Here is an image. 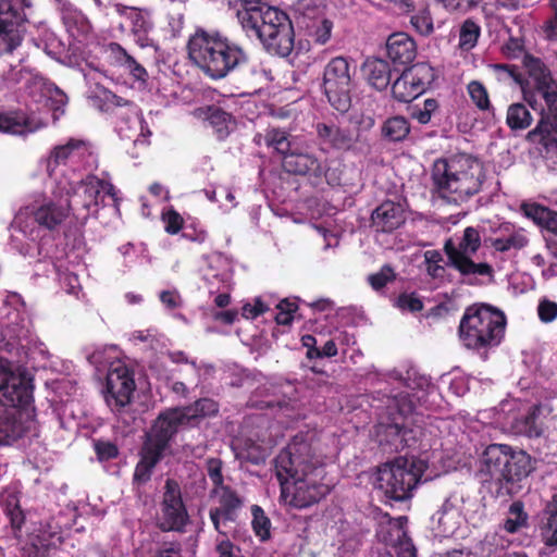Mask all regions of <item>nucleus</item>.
Here are the masks:
<instances>
[{
    "instance_id": "f257e3e1",
    "label": "nucleus",
    "mask_w": 557,
    "mask_h": 557,
    "mask_svg": "<svg viewBox=\"0 0 557 557\" xmlns=\"http://www.w3.org/2000/svg\"><path fill=\"white\" fill-rule=\"evenodd\" d=\"M281 499L292 508H308L330 493L325 470L304 435H296L275 458Z\"/></svg>"
},
{
    "instance_id": "f03ea898",
    "label": "nucleus",
    "mask_w": 557,
    "mask_h": 557,
    "mask_svg": "<svg viewBox=\"0 0 557 557\" xmlns=\"http://www.w3.org/2000/svg\"><path fill=\"white\" fill-rule=\"evenodd\" d=\"M30 379L20 366L0 362V444L9 445L23 434L36 430Z\"/></svg>"
},
{
    "instance_id": "7ed1b4c3",
    "label": "nucleus",
    "mask_w": 557,
    "mask_h": 557,
    "mask_svg": "<svg viewBox=\"0 0 557 557\" xmlns=\"http://www.w3.org/2000/svg\"><path fill=\"white\" fill-rule=\"evenodd\" d=\"M237 20L249 38H257L263 48L280 57L294 47V30L288 16L263 3H249L237 12Z\"/></svg>"
},
{
    "instance_id": "20e7f679",
    "label": "nucleus",
    "mask_w": 557,
    "mask_h": 557,
    "mask_svg": "<svg viewBox=\"0 0 557 557\" xmlns=\"http://www.w3.org/2000/svg\"><path fill=\"white\" fill-rule=\"evenodd\" d=\"M70 183L65 176L60 177L50 195H40L21 208L11 224L12 228L30 240L40 237L41 228L57 230L72 211V201L63 194L67 186L72 187Z\"/></svg>"
},
{
    "instance_id": "39448f33",
    "label": "nucleus",
    "mask_w": 557,
    "mask_h": 557,
    "mask_svg": "<svg viewBox=\"0 0 557 557\" xmlns=\"http://www.w3.org/2000/svg\"><path fill=\"white\" fill-rule=\"evenodd\" d=\"M190 60L213 79L224 78L247 62L246 52L219 35L197 30L188 41Z\"/></svg>"
},
{
    "instance_id": "423d86ee",
    "label": "nucleus",
    "mask_w": 557,
    "mask_h": 557,
    "mask_svg": "<svg viewBox=\"0 0 557 557\" xmlns=\"http://www.w3.org/2000/svg\"><path fill=\"white\" fill-rule=\"evenodd\" d=\"M433 180L442 198L461 203L481 189L484 180L483 165L467 154L438 160L434 163Z\"/></svg>"
},
{
    "instance_id": "0eeeda50",
    "label": "nucleus",
    "mask_w": 557,
    "mask_h": 557,
    "mask_svg": "<svg viewBox=\"0 0 557 557\" xmlns=\"http://www.w3.org/2000/svg\"><path fill=\"white\" fill-rule=\"evenodd\" d=\"M506 329L503 311L488 305L469 307L459 325L462 344L470 349L495 347L500 344Z\"/></svg>"
},
{
    "instance_id": "6e6552de",
    "label": "nucleus",
    "mask_w": 557,
    "mask_h": 557,
    "mask_svg": "<svg viewBox=\"0 0 557 557\" xmlns=\"http://www.w3.org/2000/svg\"><path fill=\"white\" fill-rule=\"evenodd\" d=\"M532 470L531 457L523 450H513L508 445H490L481 457V473L498 482H520Z\"/></svg>"
},
{
    "instance_id": "1a4fd4ad",
    "label": "nucleus",
    "mask_w": 557,
    "mask_h": 557,
    "mask_svg": "<svg viewBox=\"0 0 557 557\" xmlns=\"http://www.w3.org/2000/svg\"><path fill=\"white\" fill-rule=\"evenodd\" d=\"M424 470V462L413 457L395 458L379 468L376 487L391 499L405 500L411 496Z\"/></svg>"
},
{
    "instance_id": "9d476101",
    "label": "nucleus",
    "mask_w": 557,
    "mask_h": 557,
    "mask_svg": "<svg viewBox=\"0 0 557 557\" xmlns=\"http://www.w3.org/2000/svg\"><path fill=\"white\" fill-rule=\"evenodd\" d=\"M481 246V236L476 228L466 227L461 237L449 238L444 246L450 264L462 275L493 276V269L485 262L475 263L470 256Z\"/></svg>"
},
{
    "instance_id": "9b49d317",
    "label": "nucleus",
    "mask_w": 557,
    "mask_h": 557,
    "mask_svg": "<svg viewBox=\"0 0 557 557\" xmlns=\"http://www.w3.org/2000/svg\"><path fill=\"white\" fill-rule=\"evenodd\" d=\"M529 71L537 82L539 94L545 100L547 121L541 120L537 126L529 132L528 137L539 138L547 145L549 141H557V137L552 133L553 124L557 127V86L550 82L549 73L541 61L531 60Z\"/></svg>"
},
{
    "instance_id": "f8f14e48",
    "label": "nucleus",
    "mask_w": 557,
    "mask_h": 557,
    "mask_svg": "<svg viewBox=\"0 0 557 557\" xmlns=\"http://www.w3.org/2000/svg\"><path fill=\"white\" fill-rule=\"evenodd\" d=\"M347 59L336 57L325 66L323 73V88L329 102L339 112H346L350 107V90L352 86V74Z\"/></svg>"
},
{
    "instance_id": "ddd939ff",
    "label": "nucleus",
    "mask_w": 557,
    "mask_h": 557,
    "mask_svg": "<svg viewBox=\"0 0 557 557\" xmlns=\"http://www.w3.org/2000/svg\"><path fill=\"white\" fill-rule=\"evenodd\" d=\"M71 183L67 190L63 194L72 201V211L85 210L87 213L99 206L100 200L107 195L117 205V190L108 181L100 180L94 175L86 178H70L64 175Z\"/></svg>"
},
{
    "instance_id": "4468645a",
    "label": "nucleus",
    "mask_w": 557,
    "mask_h": 557,
    "mask_svg": "<svg viewBox=\"0 0 557 557\" xmlns=\"http://www.w3.org/2000/svg\"><path fill=\"white\" fill-rule=\"evenodd\" d=\"M433 79L432 66L424 62L417 63L405 70L393 83V96L400 102H409L421 95Z\"/></svg>"
},
{
    "instance_id": "2eb2a0df",
    "label": "nucleus",
    "mask_w": 557,
    "mask_h": 557,
    "mask_svg": "<svg viewBox=\"0 0 557 557\" xmlns=\"http://www.w3.org/2000/svg\"><path fill=\"white\" fill-rule=\"evenodd\" d=\"M161 510L160 528L163 531L183 530L187 523L188 515L182 499L181 487L174 480L168 479L165 481Z\"/></svg>"
},
{
    "instance_id": "dca6fc26",
    "label": "nucleus",
    "mask_w": 557,
    "mask_h": 557,
    "mask_svg": "<svg viewBox=\"0 0 557 557\" xmlns=\"http://www.w3.org/2000/svg\"><path fill=\"white\" fill-rule=\"evenodd\" d=\"M83 163L85 168H91L96 163V157L88 143L81 139H70L64 145L55 146L48 159L47 171L50 176L58 165Z\"/></svg>"
},
{
    "instance_id": "f3484780",
    "label": "nucleus",
    "mask_w": 557,
    "mask_h": 557,
    "mask_svg": "<svg viewBox=\"0 0 557 557\" xmlns=\"http://www.w3.org/2000/svg\"><path fill=\"white\" fill-rule=\"evenodd\" d=\"M24 32L23 16L9 0H0V54L16 49Z\"/></svg>"
},
{
    "instance_id": "a211bd4d",
    "label": "nucleus",
    "mask_w": 557,
    "mask_h": 557,
    "mask_svg": "<svg viewBox=\"0 0 557 557\" xmlns=\"http://www.w3.org/2000/svg\"><path fill=\"white\" fill-rule=\"evenodd\" d=\"M135 382L126 366L112 364L107 375V404L112 409H120L131 401Z\"/></svg>"
},
{
    "instance_id": "6ab92c4d",
    "label": "nucleus",
    "mask_w": 557,
    "mask_h": 557,
    "mask_svg": "<svg viewBox=\"0 0 557 557\" xmlns=\"http://www.w3.org/2000/svg\"><path fill=\"white\" fill-rule=\"evenodd\" d=\"M406 523V517L389 518L380 524L376 533L381 542L395 549L396 557H416V548L405 530Z\"/></svg>"
},
{
    "instance_id": "aec40b11",
    "label": "nucleus",
    "mask_w": 557,
    "mask_h": 557,
    "mask_svg": "<svg viewBox=\"0 0 557 557\" xmlns=\"http://www.w3.org/2000/svg\"><path fill=\"white\" fill-rule=\"evenodd\" d=\"M187 422L182 408L169 410L161 413L154 422L145 444H151L153 448L164 451L170 438L177 432L178 428Z\"/></svg>"
},
{
    "instance_id": "412c9836",
    "label": "nucleus",
    "mask_w": 557,
    "mask_h": 557,
    "mask_svg": "<svg viewBox=\"0 0 557 557\" xmlns=\"http://www.w3.org/2000/svg\"><path fill=\"white\" fill-rule=\"evenodd\" d=\"M213 493L219 496L220 506L210 509V519L214 529L221 535L225 536L227 533V524L235 520V512L240 508L243 503L239 496L227 486L214 488Z\"/></svg>"
},
{
    "instance_id": "4be33fe9",
    "label": "nucleus",
    "mask_w": 557,
    "mask_h": 557,
    "mask_svg": "<svg viewBox=\"0 0 557 557\" xmlns=\"http://www.w3.org/2000/svg\"><path fill=\"white\" fill-rule=\"evenodd\" d=\"M284 169L294 174L320 175L322 165L319 159L308 151L306 143L299 140L290 151L283 158Z\"/></svg>"
},
{
    "instance_id": "5701e85b",
    "label": "nucleus",
    "mask_w": 557,
    "mask_h": 557,
    "mask_svg": "<svg viewBox=\"0 0 557 557\" xmlns=\"http://www.w3.org/2000/svg\"><path fill=\"white\" fill-rule=\"evenodd\" d=\"M315 132L322 148L350 150L358 141V134L335 123H318Z\"/></svg>"
},
{
    "instance_id": "b1692460",
    "label": "nucleus",
    "mask_w": 557,
    "mask_h": 557,
    "mask_svg": "<svg viewBox=\"0 0 557 557\" xmlns=\"http://www.w3.org/2000/svg\"><path fill=\"white\" fill-rule=\"evenodd\" d=\"M95 2L99 8L103 7L106 16L114 17L119 15L129 21L133 33H143L144 30H150L152 27L148 14L135 7H126L120 3L110 4L104 3L102 0H95Z\"/></svg>"
},
{
    "instance_id": "393cba45",
    "label": "nucleus",
    "mask_w": 557,
    "mask_h": 557,
    "mask_svg": "<svg viewBox=\"0 0 557 557\" xmlns=\"http://www.w3.org/2000/svg\"><path fill=\"white\" fill-rule=\"evenodd\" d=\"M386 54L394 64L406 65L416 58V42L406 33L392 34L386 40Z\"/></svg>"
},
{
    "instance_id": "a878e982",
    "label": "nucleus",
    "mask_w": 557,
    "mask_h": 557,
    "mask_svg": "<svg viewBox=\"0 0 557 557\" xmlns=\"http://www.w3.org/2000/svg\"><path fill=\"white\" fill-rule=\"evenodd\" d=\"M404 221L401 206L392 201L382 203L372 213V223L381 232H392L399 227Z\"/></svg>"
},
{
    "instance_id": "bb28decb",
    "label": "nucleus",
    "mask_w": 557,
    "mask_h": 557,
    "mask_svg": "<svg viewBox=\"0 0 557 557\" xmlns=\"http://www.w3.org/2000/svg\"><path fill=\"white\" fill-rule=\"evenodd\" d=\"M41 126V123L23 113H0V132L4 134L24 135L33 133Z\"/></svg>"
},
{
    "instance_id": "cd10ccee",
    "label": "nucleus",
    "mask_w": 557,
    "mask_h": 557,
    "mask_svg": "<svg viewBox=\"0 0 557 557\" xmlns=\"http://www.w3.org/2000/svg\"><path fill=\"white\" fill-rule=\"evenodd\" d=\"M364 75L371 86L377 90L385 89L391 82L389 64L382 59H369L363 65Z\"/></svg>"
},
{
    "instance_id": "c85d7f7f",
    "label": "nucleus",
    "mask_w": 557,
    "mask_h": 557,
    "mask_svg": "<svg viewBox=\"0 0 557 557\" xmlns=\"http://www.w3.org/2000/svg\"><path fill=\"white\" fill-rule=\"evenodd\" d=\"M162 455L163 453L153 448L151 444H145L141 449L140 460L134 471V481L138 484L149 481L152 470L162 458Z\"/></svg>"
},
{
    "instance_id": "c756f323",
    "label": "nucleus",
    "mask_w": 557,
    "mask_h": 557,
    "mask_svg": "<svg viewBox=\"0 0 557 557\" xmlns=\"http://www.w3.org/2000/svg\"><path fill=\"white\" fill-rule=\"evenodd\" d=\"M388 375L391 379L401 382L405 387L412 392H429L434 388L430 377L421 374L414 368L408 369L405 375L397 370L392 371Z\"/></svg>"
},
{
    "instance_id": "7c9ffc66",
    "label": "nucleus",
    "mask_w": 557,
    "mask_h": 557,
    "mask_svg": "<svg viewBox=\"0 0 557 557\" xmlns=\"http://www.w3.org/2000/svg\"><path fill=\"white\" fill-rule=\"evenodd\" d=\"M432 519L438 524V529L444 535H451L459 524V511L449 500H446Z\"/></svg>"
},
{
    "instance_id": "2f4dec72",
    "label": "nucleus",
    "mask_w": 557,
    "mask_h": 557,
    "mask_svg": "<svg viewBox=\"0 0 557 557\" xmlns=\"http://www.w3.org/2000/svg\"><path fill=\"white\" fill-rule=\"evenodd\" d=\"M528 243L529 239L525 231L518 228L492 239L491 245L496 251L508 252L512 250H520L525 247Z\"/></svg>"
},
{
    "instance_id": "473e14b6",
    "label": "nucleus",
    "mask_w": 557,
    "mask_h": 557,
    "mask_svg": "<svg viewBox=\"0 0 557 557\" xmlns=\"http://www.w3.org/2000/svg\"><path fill=\"white\" fill-rule=\"evenodd\" d=\"M546 520L541 527V537L546 546H557V493L546 506Z\"/></svg>"
},
{
    "instance_id": "72a5a7b5",
    "label": "nucleus",
    "mask_w": 557,
    "mask_h": 557,
    "mask_svg": "<svg viewBox=\"0 0 557 557\" xmlns=\"http://www.w3.org/2000/svg\"><path fill=\"white\" fill-rule=\"evenodd\" d=\"M199 116H203L215 128L222 138L228 134L232 116L220 107L210 106L198 110Z\"/></svg>"
},
{
    "instance_id": "f704fd0d",
    "label": "nucleus",
    "mask_w": 557,
    "mask_h": 557,
    "mask_svg": "<svg viewBox=\"0 0 557 557\" xmlns=\"http://www.w3.org/2000/svg\"><path fill=\"white\" fill-rule=\"evenodd\" d=\"M298 141V138L290 137L286 132L277 128H270L264 135L265 145L276 150L283 158Z\"/></svg>"
},
{
    "instance_id": "c9c22d12",
    "label": "nucleus",
    "mask_w": 557,
    "mask_h": 557,
    "mask_svg": "<svg viewBox=\"0 0 557 557\" xmlns=\"http://www.w3.org/2000/svg\"><path fill=\"white\" fill-rule=\"evenodd\" d=\"M527 525L528 513L524 511L522 503L515 502L510 505L507 517L499 528L509 534H513Z\"/></svg>"
},
{
    "instance_id": "e433bc0d",
    "label": "nucleus",
    "mask_w": 557,
    "mask_h": 557,
    "mask_svg": "<svg viewBox=\"0 0 557 557\" xmlns=\"http://www.w3.org/2000/svg\"><path fill=\"white\" fill-rule=\"evenodd\" d=\"M532 115L522 103H512L507 109L506 123L511 131H523L532 124Z\"/></svg>"
},
{
    "instance_id": "4c0bfd02",
    "label": "nucleus",
    "mask_w": 557,
    "mask_h": 557,
    "mask_svg": "<svg viewBox=\"0 0 557 557\" xmlns=\"http://www.w3.org/2000/svg\"><path fill=\"white\" fill-rule=\"evenodd\" d=\"M525 214L536 224L557 235V212L540 205H531L525 208Z\"/></svg>"
},
{
    "instance_id": "58836bf2",
    "label": "nucleus",
    "mask_w": 557,
    "mask_h": 557,
    "mask_svg": "<svg viewBox=\"0 0 557 557\" xmlns=\"http://www.w3.org/2000/svg\"><path fill=\"white\" fill-rule=\"evenodd\" d=\"M234 449L238 458L248 460L255 465L262 462L267 456L265 449L250 440H237L234 443Z\"/></svg>"
},
{
    "instance_id": "ea45409f",
    "label": "nucleus",
    "mask_w": 557,
    "mask_h": 557,
    "mask_svg": "<svg viewBox=\"0 0 557 557\" xmlns=\"http://www.w3.org/2000/svg\"><path fill=\"white\" fill-rule=\"evenodd\" d=\"M409 132V123L404 116L389 117L382 126V135L391 141H400L405 139Z\"/></svg>"
},
{
    "instance_id": "a19ab883",
    "label": "nucleus",
    "mask_w": 557,
    "mask_h": 557,
    "mask_svg": "<svg viewBox=\"0 0 557 557\" xmlns=\"http://www.w3.org/2000/svg\"><path fill=\"white\" fill-rule=\"evenodd\" d=\"M503 531L504 530L499 528L495 532L485 535L481 543V548L486 556H496L510 546L511 540L505 536Z\"/></svg>"
},
{
    "instance_id": "79ce46f5",
    "label": "nucleus",
    "mask_w": 557,
    "mask_h": 557,
    "mask_svg": "<svg viewBox=\"0 0 557 557\" xmlns=\"http://www.w3.org/2000/svg\"><path fill=\"white\" fill-rule=\"evenodd\" d=\"M481 35V27L471 18H467L459 29V48L469 51L475 47Z\"/></svg>"
},
{
    "instance_id": "37998d69",
    "label": "nucleus",
    "mask_w": 557,
    "mask_h": 557,
    "mask_svg": "<svg viewBox=\"0 0 557 557\" xmlns=\"http://www.w3.org/2000/svg\"><path fill=\"white\" fill-rule=\"evenodd\" d=\"M110 101L113 102L114 104H116L117 107L126 106L127 107V119H126L125 123L129 124L128 128L134 129V131H139L140 135H143V136L146 135L145 121L143 120L141 114H140L139 110L136 108V106H134L133 103H129L127 100H124L123 98L117 97L115 95H111Z\"/></svg>"
},
{
    "instance_id": "c03bdc74",
    "label": "nucleus",
    "mask_w": 557,
    "mask_h": 557,
    "mask_svg": "<svg viewBox=\"0 0 557 557\" xmlns=\"http://www.w3.org/2000/svg\"><path fill=\"white\" fill-rule=\"evenodd\" d=\"M184 410V414L189 423L191 420H195L199 417L211 416L218 412V405L214 400L209 398H203L196 401L193 406L182 408Z\"/></svg>"
},
{
    "instance_id": "a18cd8bd",
    "label": "nucleus",
    "mask_w": 557,
    "mask_h": 557,
    "mask_svg": "<svg viewBox=\"0 0 557 557\" xmlns=\"http://www.w3.org/2000/svg\"><path fill=\"white\" fill-rule=\"evenodd\" d=\"M251 513H252V529L256 533V535L261 541H267L270 539V529H271V522L270 519L264 515V511L261 507L258 505H253L251 507Z\"/></svg>"
},
{
    "instance_id": "49530a36",
    "label": "nucleus",
    "mask_w": 557,
    "mask_h": 557,
    "mask_svg": "<svg viewBox=\"0 0 557 557\" xmlns=\"http://www.w3.org/2000/svg\"><path fill=\"white\" fill-rule=\"evenodd\" d=\"M3 508L14 530H20L24 523V513L20 508L16 496L10 494L3 500Z\"/></svg>"
},
{
    "instance_id": "de8ad7c7",
    "label": "nucleus",
    "mask_w": 557,
    "mask_h": 557,
    "mask_svg": "<svg viewBox=\"0 0 557 557\" xmlns=\"http://www.w3.org/2000/svg\"><path fill=\"white\" fill-rule=\"evenodd\" d=\"M128 339L134 345L145 344L151 349H158L161 345V336L154 329L134 331L128 335Z\"/></svg>"
},
{
    "instance_id": "09e8293b",
    "label": "nucleus",
    "mask_w": 557,
    "mask_h": 557,
    "mask_svg": "<svg viewBox=\"0 0 557 557\" xmlns=\"http://www.w3.org/2000/svg\"><path fill=\"white\" fill-rule=\"evenodd\" d=\"M438 109V103L435 99L429 98L425 99L420 104H414L410 109L411 117L417 120L420 124H428L431 121L433 113H435Z\"/></svg>"
},
{
    "instance_id": "8fccbe9b",
    "label": "nucleus",
    "mask_w": 557,
    "mask_h": 557,
    "mask_svg": "<svg viewBox=\"0 0 557 557\" xmlns=\"http://www.w3.org/2000/svg\"><path fill=\"white\" fill-rule=\"evenodd\" d=\"M468 94L473 103L480 110H487L491 107L488 92L484 85L479 81H472L467 86Z\"/></svg>"
},
{
    "instance_id": "3c124183",
    "label": "nucleus",
    "mask_w": 557,
    "mask_h": 557,
    "mask_svg": "<svg viewBox=\"0 0 557 557\" xmlns=\"http://www.w3.org/2000/svg\"><path fill=\"white\" fill-rule=\"evenodd\" d=\"M488 69L493 72L495 78L503 84H520V75L513 66L506 64H490Z\"/></svg>"
},
{
    "instance_id": "603ef678",
    "label": "nucleus",
    "mask_w": 557,
    "mask_h": 557,
    "mask_svg": "<svg viewBox=\"0 0 557 557\" xmlns=\"http://www.w3.org/2000/svg\"><path fill=\"white\" fill-rule=\"evenodd\" d=\"M483 0H440V3L449 12L466 14L476 9Z\"/></svg>"
},
{
    "instance_id": "864d4df0",
    "label": "nucleus",
    "mask_w": 557,
    "mask_h": 557,
    "mask_svg": "<svg viewBox=\"0 0 557 557\" xmlns=\"http://www.w3.org/2000/svg\"><path fill=\"white\" fill-rule=\"evenodd\" d=\"M540 407H534L529 414L524 418L523 431L529 436H541L543 433V425L539 422Z\"/></svg>"
},
{
    "instance_id": "5fc2aeb1",
    "label": "nucleus",
    "mask_w": 557,
    "mask_h": 557,
    "mask_svg": "<svg viewBox=\"0 0 557 557\" xmlns=\"http://www.w3.org/2000/svg\"><path fill=\"white\" fill-rule=\"evenodd\" d=\"M94 448L100 461L113 459L119 454L116 445L109 441H95Z\"/></svg>"
},
{
    "instance_id": "6e6d98bb",
    "label": "nucleus",
    "mask_w": 557,
    "mask_h": 557,
    "mask_svg": "<svg viewBox=\"0 0 557 557\" xmlns=\"http://www.w3.org/2000/svg\"><path fill=\"white\" fill-rule=\"evenodd\" d=\"M393 278V269L388 265H384L377 273L369 275L368 281L373 289L379 290L383 288Z\"/></svg>"
},
{
    "instance_id": "4d7b16f0",
    "label": "nucleus",
    "mask_w": 557,
    "mask_h": 557,
    "mask_svg": "<svg viewBox=\"0 0 557 557\" xmlns=\"http://www.w3.org/2000/svg\"><path fill=\"white\" fill-rule=\"evenodd\" d=\"M333 24L327 20H322L318 25L311 30L310 36L314 42L319 45L326 44L331 38Z\"/></svg>"
},
{
    "instance_id": "13d9d810",
    "label": "nucleus",
    "mask_w": 557,
    "mask_h": 557,
    "mask_svg": "<svg viewBox=\"0 0 557 557\" xmlns=\"http://www.w3.org/2000/svg\"><path fill=\"white\" fill-rule=\"evenodd\" d=\"M396 304L403 311L418 312L423 308L422 300L416 294H401Z\"/></svg>"
},
{
    "instance_id": "bf43d9fd",
    "label": "nucleus",
    "mask_w": 557,
    "mask_h": 557,
    "mask_svg": "<svg viewBox=\"0 0 557 557\" xmlns=\"http://www.w3.org/2000/svg\"><path fill=\"white\" fill-rule=\"evenodd\" d=\"M164 230L169 234H177L183 227V218L174 210H169L162 214Z\"/></svg>"
},
{
    "instance_id": "052dcab7",
    "label": "nucleus",
    "mask_w": 557,
    "mask_h": 557,
    "mask_svg": "<svg viewBox=\"0 0 557 557\" xmlns=\"http://www.w3.org/2000/svg\"><path fill=\"white\" fill-rule=\"evenodd\" d=\"M410 22L414 29L421 35H429L433 32V21L426 12L412 15Z\"/></svg>"
},
{
    "instance_id": "680f3d73",
    "label": "nucleus",
    "mask_w": 557,
    "mask_h": 557,
    "mask_svg": "<svg viewBox=\"0 0 557 557\" xmlns=\"http://www.w3.org/2000/svg\"><path fill=\"white\" fill-rule=\"evenodd\" d=\"M207 473L212 481L214 488H220L223 485L222 462L219 459L211 458L207 460Z\"/></svg>"
},
{
    "instance_id": "e2e57ef3",
    "label": "nucleus",
    "mask_w": 557,
    "mask_h": 557,
    "mask_svg": "<svg viewBox=\"0 0 557 557\" xmlns=\"http://www.w3.org/2000/svg\"><path fill=\"white\" fill-rule=\"evenodd\" d=\"M537 313L542 322L549 323L557 318V304L544 299L539 304Z\"/></svg>"
},
{
    "instance_id": "0e129e2a",
    "label": "nucleus",
    "mask_w": 557,
    "mask_h": 557,
    "mask_svg": "<svg viewBox=\"0 0 557 557\" xmlns=\"http://www.w3.org/2000/svg\"><path fill=\"white\" fill-rule=\"evenodd\" d=\"M106 53L110 59H112L119 66H123L124 63L128 60L131 54L126 52V50L116 42H110L106 47Z\"/></svg>"
},
{
    "instance_id": "69168bd1",
    "label": "nucleus",
    "mask_w": 557,
    "mask_h": 557,
    "mask_svg": "<svg viewBox=\"0 0 557 557\" xmlns=\"http://www.w3.org/2000/svg\"><path fill=\"white\" fill-rule=\"evenodd\" d=\"M122 67L124 71L128 72L136 81L141 83H145L148 77L146 69L139 64L132 55Z\"/></svg>"
},
{
    "instance_id": "338daca9",
    "label": "nucleus",
    "mask_w": 557,
    "mask_h": 557,
    "mask_svg": "<svg viewBox=\"0 0 557 557\" xmlns=\"http://www.w3.org/2000/svg\"><path fill=\"white\" fill-rule=\"evenodd\" d=\"M280 312L276 315V321L280 324H287L292 320V313L297 310V305L294 301L284 299L277 305Z\"/></svg>"
},
{
    "instance_id": "774afa93",
    "label": "nucleus",
    "mask_w": 557,
    "mask_h": 557,
    "mask_svg": "<svg viewBox=\"0 0 557 557\" xmlns=\"http://www.w3.org/2000/svg\"><path fill=\"white\" fill-rule=\"evenodd\" d=\"M549 7L554 12V16L544 25L546 37L550 40H557V0H548Z\"/></svg>"
}]
</instances>
